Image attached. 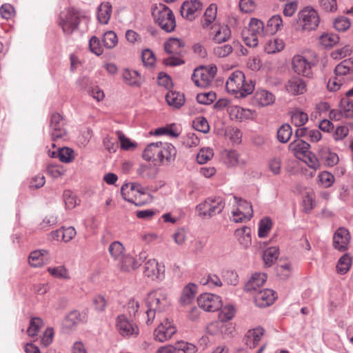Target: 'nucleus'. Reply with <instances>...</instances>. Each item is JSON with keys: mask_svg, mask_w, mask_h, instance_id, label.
Listing matches in <instances>:
<instances>
[{"mask_svg": "<svg viewBox=\"0 0 353 353\" xmlns=\"http://www.w3.org/2000/svg\"><path fill=\"white\" fill-rule=\"evenodd\" d=\"M225 87L228 92L236 94V97H245L253 92L255 82L246 79L241 71L236 70L230 75Z\"/></svg>", "mask_w": 353, "mask_h": 353, "instance_id": "nucleus-1", "label": "nucleus"}, {"mask_svg": "<svg viewBox=\"0 0 353 353\" xmlns=\"http://www.w3.org/2000/svg\"><path fill=\"white\" fill-rule=\"evenodd\" d=\"M152 17L157 24L166 32L174 30L176 21L172 11L165 5L159 3L156 5L152 12Z\"/></svg>", "mask_w": 353, "mask_h": 353, "instance_id": "nucleus-2", "label": "nucleus"}, {"mask_svg": "<svg viewBox=\"0 0 353 353\" xmlns=\"http://www.w3.org/2000/svg\"><path fill=\"white\" fill-rule=\"evenodd\" d=\"M334 77L330 79L327 88L331 92L339 90L345 82V77L353 73V58L342 61L334 68Z\"/></svg>", "mask_w": 353, "mask_h": 353, "instance_id": "nucleus-3", "label": "nucleus"}, {"mask_svg": "<svg viewBox=\"0 0 353 353\" xmlns=\"http://www.w3.org/2000/svg\"><path fill=\"white\" fill-rule=\"evenodd\" d=\"M146 305L148 308L157 310V312L165 311L170 305L167 291L159 288L150 292L146 299Z\"/></svg>", "mask_w": 353, "mask_h": 353, "instance_id": "nucleus-4", "label": "nucleus"}, {"mask_svg": "<svg viewBox=\"0 0 353 353\" xmlns=\"http://www.w3.org/2000/svg\"><path fill=\"white\" fill-rule=\"evenodd\" d=\"M79 23V12L73 8L63 10L59 14V25L65 34L70 35L78 28Z\"/></svg>", "mask_w": 353, "mask_h": 353, "instance_id": "nucleus-5", "label": "nucleus"}, {"mask_svg": "<svg viewBox=\"0 0 353 353\" xmlns=\"http://www.w3.org/2000/svg\"><path fill=\"white\" fill-rule=\"evenodd\" d=\"M225 206L223 199L218 196L208 198L196 206V210L200 216L210 218L222 212Z\"/></svg>", "mask_w": 353, "mask_h": 353, "instance_id": "nucleus-6", "label": "nucleus"}, {"mask_svg": "<svg viewBox=\"0 0 353 353\" xmlns=\"http://www.w3.org/2000/svg\"><path fill=\"white\" fill-rule=\"evenodd\" d=\"M320 21L318 12L311 7L301 10L297 15V23L302 30L311 31L315 30Z\"/></svg>", "mask_w": 353, "mask_h": 353, "instance_id": "nucleus-7", "label": "nucleus"}, {"mask_svg": "<svg viewBox=\"0 0 353 353\" xmlns=\"http://www.w3.org/2000/svg\"><path fill=\"white\" fill-rule=\"evenodd\" d=\"M116 327L119 334L124 337H137L139 334V329L137 324L125 314L117 316Z\"/></svg>", "mask_w": 353, "mask_h": 353, "instance_id": "nucleus-8", "label": "nucleus"}, {"mask_svg": "<svg viewBox=\"0 0 353 353\" xmlns=\"http://www.w3.org/2000/svg\"><path fill=\"white\" fill-rule=\"evenodd\" d=\"M200 308L206 312H215L222 306V301L219 296L211 293L201 294L197 299Z\"/></svg>", "mask_w": 353, "mask_h": 353, "instance_id": "nucleus-9", "label": "nucleus"}, {"mask_svg": "<svg viewBox=\"0 0 353 353\" xmlns=\"http://www.w3.org/2000/svg\"><path fill=\"white\" fill-rule=\"evenodd\" d=\"M50 133L52 140L55 141L66 135L65 122L59 113H53L50 119Z\"/></svg>", "mask_w": 353, "mask_h": 353, "instance_id": "nucleus-10", "label": "nucleus"}, {"mask_svg": "<svg viewBox=\"0 0 353 353\" xmlns=\"http://www.w3.org/2000/svg\"><path fill=\"white\" fill-rule=\"evenodd\" d=\"M292 69L299 75L307 78L312 77V68L313 64L305 57L299 54L294 55L292 59Z\"/></svg>", "mask_w": 353, "mask_h": 353, "instance_id": "nucleus-11", "label": "nucleus"}, {"mask_svg": "<svg viewBox=\"0 0 353 353\" xmlns=\"http://www.w3.org/2000/svg\"><path fill=\"white\" fill-rule=\"evenodd\" d=\"M176 328L172 321L165 319L154 331V338L159 342H165L176 333Z\"/></svg>", "mask_w": 353, "mask_h": 353, "instance_id": "nucleus-12", "label": "nucleus"}, {"mask_svg": "<svg viewBox=\"0 0 353 353\" xmlns=\"http://www.w3.org/2000/svg\"><path fill=\"white\" fill-rule=\"evenodd\" d=\"M165 267L155 259H149L144 265L143 274L148 278L154 280H163L165 276Z\"/></svg>", "mask_w": 353, "mask_h": 353, "instance_id": "nucleus-13", "label": "nucleus"}, {"mask_svg": "<svg viewBox=\"0 0 353 353\" xmlns=\"http://www.w3.org/2000/svg\"><path fill=\"white\" fill-rule=\"evenodd\" d=\"M208 30L212 39L218 43L225 42L231 37V30L228 25L223 23H214Z\"/></svg>", "mask_w": 353, "mask_h": 353, "instance_id": "nucleus-14", "label": "nucleus"}, {"mask_svg": "<svg viewBox=\"0 0 353 353\" xmlns=\"http://www.w3.org/2000/svg\"><path fill=\"white\" fill-rule=\"evenodd\" d=\"M351 236L349 231L345 228H339L333 236V246L341 252L347 249Z\"/></svg>", "mask_w": 353, "mask_h": 353, "instance_id": "nucleus-15", "label": "nucleus"}, {"mask_svg": "<svg viewBox=\"0 0 353 353\" xmlns=\"http://www.w3.org/2000/svg\"><path fill=\"white\" fill-rule=\"evenodd\" d=\"M203 4L199 0H190L183 2L181 7V16L190 21L195 19L197 13L202 9Z\"/></svg>", "mask_w": 353, "mask_h": 353, "instance_id": "nucleus-16", "label": "nucleus"}, {"mask_svg": "<svg viewBox=\"0 0 353 353\" xmlns=\"http://www.w3.org/2000/svg\"><path fill=\"white\" fill-rule=\"evenodd\" d=\"M330 114L337 120L341 119L342 117L353 118V101L347 97L342 98L340 102L339 110H332Z\"/></svg>", "mask_w": 353, "mask_h": 353, "instance_id": "nucleus-17", "label": "nucleus"}, {"mask_svg": "<svg viewBox=\"0 0 353 353\" xmlns=\"http://www.w3.org/2000/svg\"><path fill=\"white\" fill-rule=\"evenodd\" d=\"M275 300L274 292L270 289L259 290L254 293V302L260 307L270 305Z\"/></svg>", "mask_w": 353, "mask_h": 353, "instance_id": "nucleus-18", "label": "nucleus"}, {"mask_svg": "<svg viewBox=\"0 0 353 353\" xmlns=\"http://www.w3.org/2000/svg\"><path fill=\"white\" fill-rule=\"evenodd\" d=\"M285 88L288 93L294 96L303 94L307 90L305 81L297 77L290 79L286 83Z\"/></svg>", "mask_w": 353, "mask_h": 353, "instance_id": "nucleus-19", "label": "nucleus"}, {"mask_svg": "<svg viewBox=\"0 0 353 353\" xmlns=\"http://www.w3.org/2000/svg\"><path fill=\"white\" fill-rule=\"evenodd\" d=\"M217 6L215 3H211L205 10L201 19V26L203 29L208 30L214 23H218L216 21Z\"/></svg>", "mask_w": 353, "mask_h": 353, "instance_id": "nucleus-20", "label": "nucleus"}, {"mask_svg": "<svg viewBox=\"0 0 353 353\" xmlns=\"http://www.w3.org/2000/svg\"><path fill=\"white\" fill-rule=\"evenodd\" d=\"M162 142L151 143L144 150L142 157L146 161H159L160 163Z\"/></svg>", "mask_w": 353, "mask_h": 353, "instance_id": "nucleus-21", "label": "nucleus"}, {"mask_svg": "<svg viewBox=\"0 0 353 353\" xmlns=\"http://www.w3.org/2000/svg\"><path fill=\"white\" fill-rule=\"evenodd\" d=\"M267 279L264 273L256 272L252 274L250 279L245 285V290L253 294L258 292V289L263 285Z\"/></svg>", "mask_w": 353, "mask_h": 353, "instance_id": "nucleus-22", "label": "nucleus"}, {"mask_svg": "<svg viewBox=\"0 0 353 353\" xmlns=\"http://www.w3.org/2000/svg\"><path fill=\"white\" fill-rule=\"evenodd\" d=\"M192 80L197 87L207 88L212 81L204 67H200L194 70Z\"/></svg>", "mask_w": 353, "mask_h": 353, "instance_id": "nucleus-23", "label": "nucleus"}, {"mask_svg": "<svg viewBox=\"0 0 353 353\" xmlns=\"http://www.w3.org/2000/svg\"><path fill=\"white\" fill-rule=\"evenodd\" d=\"M160 163L161 165H169L174 162L176 155V149L170 143H163L161 145Z\"/></svg>", "mask_w": 353, "mask_h": 353, "instance_id": "nucleus-24", "label": "nucleus"}, {"mask_svg": "<svg viewBox=\"0 0 353 353\" xmlns=\"http://www.w3.org/2000/svg\"><path fill=\"white\" fill-rule=\"evenodd\" d=\"M185 43L176 38H170L164 43L165 51L169 54L180 56L183 52Z\"/></svg>", "mask_w": 353, "mask_h": 353, "instance_id": "nucleus-25", "label": "nucleus"}, {"mask_svg": "<svg viewBox=\"0 0 353 353\" xmlns=\"http://www.w3.org/2000/svg\"><path fill=\"white\" fill-rule=\"evenodd\" d=\"M274 101V96L272 93L265 90H257L253 97L252 103L259 106L271 105Z\"/></svg>", "mask_w": 353, "mask_h": 353, "instance_id": "nucleus-26", "label": "nucleus"}, {"mask_svg": "<svg viewBox=\"0 0 353 353\" xmlns=\"http://www.w3.org/2000/svg\"><path fill=\"white\" fill-rule=\"evenodd\" d=\"M263 333L264 330L261 327L248 330L244 338L245 345L251 349L254 348L261 341Z\"/></svg>", "mask_w": 353, "mask_h": 353, "instance_id": "nucleus-27", "label": "nucleus"}, {"mask_svg": "<svg viewBox=\"0 0 353 353\" xmlns=\"http://www.w3.org/2000/svg\"><path fill=\"white\" fill-rule=\"evenodd\" d=\"M309 149L310 144L299 139L294 140L289 145V150L299 159L305 157V154L309 151Z\"/></svg>", "mask_w": 353, "mask_h": 353, "instance_id": "nucleus-28", "label": "nucleus"}, {"mask_svg": "<svg viewBox=\"0 0 353 353\" xmlns=\"http://www.w3.org/2000/svg\"><path fill=\"white\" fill-rule=\"evenodd\" d=\"M76 230L73 227H62L51 232L52 238L54 240H61L64 242L70 241L76 236Z\"/></svg>", "mask_w": 353, "mask_h": 353, "instance_id": "nucleus-29", "label": "nucleus"}, {"mask_svg": "<svg viewBox=\"0 0 353 353\" xmlns=\"http://www.w3.org/2000/svg\"><path fill=\"white\" fill-rule=\"evenodd\" d=\"M48 251L46 250H34L30 252L28 262L33 268H39L43 265L45 261L48 260Z\"/></svg>", "mask_w": 353, "mask_h": 353, "instance_id": "nucleus-30", "label": "nucleus"}, {"mask_svg": "<svg viewBox=\"0 0 353 353\" xmlns=\"http://www.w3.org/2000/svg\"><path fill=\"white\" fill-rule=\"evenodd\" d=\"M117 265L119 269L123 272H130L139 268L137 259L125 254L121 256V259L117 261Z\"/></svg>", "mask_w": 353, "mask_h": 353, "instance_id": "nucleus-31", "label": "nucleus"}, {"mask_svg": "<svg viewBox=\"0 0 353 353\" xmlns=\"http://www.w3.org/2000/svg\"><path fill=\"white\" fill-rule=\"evenodd\" d=\"M197 291L196 285L190 283L183 289L180 297V303L182 305L190 304L194 299Z\"/></svg>", "mask_w": 353, "mask_h": 353, "instance_id": "nucleus-32", "label": "nucleus"}, {"mask_svg": "<svg viewBox=\"0 0 353 353\" xmlns=\"http://www.w3.org/2000/svg\"><path fill=\"white\" fill-rule=\"evenodd\" d=\"M123 78L125 82L130 86L139 87L142 83L141 77L137 70H124Z\"/></svg>", "mask_w": 353, "mask_h": 353, "instance_id": "nucleus-33", "label": "nucleus"}, {"mask_svg": "<svg viewBox=\"0 0 353 353\" xmlns=\"http://www.w3.org/2000/svg\"><path fill=\"white\" fill-rule=\"evenodd\" d=\"M283 26L282 18L280 15L272 16L267 23L265 27V33L267 34H274L280 30Z\"/></svg>", "mask_w": 353, "mask_h": 353, "instance_id": "nucleus-34", "label": "nucleus"}, {"mask_svg": "<svg viewBox=\"0 0 353 353\" xmlns=\"http://www.w3.org/2000/svg\"><path fill=\"white\" fill-rule=\"evenodd\" d=\"M228 111L232 119H236L239 121L248 119L251 115L250 110L244 109L237 105L230 107Z\"/></svg>", "mask_w": 353, "mask_h": 353, "instance_id": "nucleus-35", "label": "nucleus"}, {"mask_svg": "<svg viewBox=\"0 0 353 353\" xmlns=\"http://www.w3.org/2000/svg\"><path fill=\"white\" fill-rule=\"evenodd\" d=\"M165 100L169 105L176 108H181L185 103L184 95L175 91H170L165 96Z\"/></svg>", "mask_w": 353, "mask_h": 353, "instance_id": "nucleus-36", "label": "nucleus"}, {"mask_svg": "<svg viewBox=\"0 0 353 353\" xmlns=\"http://www.w3.org/2000/svg\"><path fill=\"white\" fill-rule=\"evenodd\" d=\"M248 33L257 37L263 36L266 34L263 22L259 19L252 18L249 23Z\"/></svg>", "mask_w": 353, "mask_h": 353, "instance_id": "nucleus-37", "label": "nucleus"}, {"mask_svg": "<svg viewBox=\"0 0 353 353\" xmlns=\"http://www.w3.org/2000/svg\"><path fill=\"white\" fill-rule=\"evenodd\" d=\"M112 14V6L109 3H102L97 10V19L101 23L107 24Z\"/></svg>", "mask_w": 353, "mask_h": 353, "instance_id": "nucleus-38", "label": "nucleus"}, {"mask_svg": "<svg viewBox=\"0 0 353 353\" xmlns=\"http://www.w3.org/2000/svg\"><path fill=\"white\" fill-rule=\"evenodd\" d=\"M317 179L319 185L324 188L331 187L335 180L334 175L327 171L320 172L318 174Z\"/></svg>", "mask_w": 353, "mask_h": 353, "instance_id": "nucleus-39", "label": "nucleus"}, {"mask_svg": "<svg viewBox=\"0 0 353 353\" xmlns=\"http://www.w3.org/2000/svg\"><path fill=\"white\" fill-rule=\"evenodd\" d=\"M124 250L125 248L123 244L117 241L112 242L108 248L111 256L117 261L121 259V256L124 254Z\"/></svg>", "mask_w": 353, "mask_h": 353, "instance_id": "nucleus-40", "label": "nucleus"}, {"mask_svg": "<svg viewBox=\"0 0 353 353\" xmlns=\"http://www.w3.org/2000/svg\"><path fill=\"white\" fill-rule=\"evenodd\" d=\"M279 254V248L271 247L265 250L263 254V261L266 266H271L277 259Z\"/></svg>", "mask_w": 353, "mask_h": 353, "instance_id": "nucleus-41", "label": "nucleus"}, {"mask_svg": "<svg viewBox=\"0 0 353 353\" xmlns=\"http://www.w3.org/2000/svg\"><path fill=\"white\" fill-rule=\"evenodd\" d=\"M292 134V128L288 123L283 124L277 130V139L281 143H287Z\"/></svg>", "mask_w": 353, "mask_h": 353, "instance_id": "nucleus-42", "label": "nucleus"}, {"mask_svg": "<svg viewBox=\"0 0 353 353\" xmlns=\"http://www.w3.org/2000/svg\"><path fill=\"white\" fill-rule=\"evenodd\" d=\"M233 198L236 204L245 210V212H242L243 217L247 220H250L253 216V210L251 203L236 196Z\"/></svg>", "mask_w": 353, "mask_h": 353, "instance_id": "nucleus-43", "label": "nucleus"}, {"mask_svg": "<svg viewBox=\"0 0 353 353\" xmlns=\"http://www.w3.org/2000/svg\"><path fill=\"white\" fill-rule=\"evenodd\" d=\"M48 272L50 273V275L57 279H70L68 271L63 265H60L57 267H49L48 268Z\"/></svg>", "mask_w": 353, "mask_h": 353, "instance_id": "nucleus-44", "label": "nucleus"}, {"mask_svg": "<svg viewBox=\"0 0 353 353\" xmlns=\"http://www.w3.org/2000/svg\"><path fill=\"white\" fill-rule=\"evenodd\" d=\"M321 153L322 159L328 166H334L338 163L339 159L336 153L330 151L327 148L323 149Z\"/></svg>", "mask_w": 353, "mask_h": 353, "instance_id": "nucleus-45", "label": "nucleus"}, {"mask_svg": "<svg viewBox=\"0 0 353 353\" xmlns=\"http://www.w3.org/2000/svg\"><path fill=\"white\" fill-rule=\"evenodd\" d=\"M285 44L282 39H274L270 41L265 46V50L268 54L280 52L284 48Z\"/></svg>", "mask_w": 353, "mask_h": 353, "instance_id": "nucleus-46", "label": "nucleus"}, {"mask_svg": "<svg viewBox=\"0 0 353 353\" xmlns=\"http://www.w3.org/2000/svg\"><path fill=\"white\" fill-rule=\"evenodd\" d=\"M137 173L143 178H154L158 173V169L151 165H141L138 168Z\"/></svg>", "mask_w": 353, "mask_h": 353, "instance_id": "nucleus-47", "label": "nucleus"}, {"mask_svg": "<svg viewBox=\"0 0 353 353\" xmlns=\"http://www.w3.org/2000/svg\"><path fill=\"white\" fill-rule=\"evenodd\" d=\"M272 221L270 218L265 217L262 219L259 224V236L261 238L267 236L268 232L270 231L272 228Z\"/></svg>", "mask_w": 353, "mask_h": 353, "instance_id": "nucleus-48", "label": "nucleus"}, {"mask_svg": "<svg viewBox=\"0 0 353 353\" xmlns=\"http://www.w3.org/2000/svg\"><path fill=\"white\" fill-rule=\"evenodd\" d=\"M216 94L214 92L212 91L199 93L196 95L197 102L203 105H210L212 103L216 100Z\"/></svg>", "mask_w": 353, "mask_h": 353, "instance_id": "nucleus-49", "label": "nucleus"}, {"mask_svg": "<svg viewBox=\"0 0 353 353\" xmlns=\"http://www.w3.org/2000/svg\"><path fill=\"white\" fill-rule=\"evenodd\" d=\"M201 283L203 285H208L210 288L222 286V281L216 274H208L206 277L201 280Z\"/></svg>", "mask_w": 353, "mask_h": 353, "instance_id": "nucleus-50", "label": "nucleus"}, {"mask_svg": "<svg viewBox=\"0 0 353 353\" xmlns=\"http://www.w3.org/2000/svg\"><path fill=\"white\" fill-rule=\"evenodd\" d=\"M291 119L296 126L303 125L308 120L307 114L300 110H294L292 112Z\"/></svg>", "mask_w": 353, "mask_h": 353, "instance_id": "nucleus-51", "label": "nucleus"}, {"mask_svg": "<svg viewBox=\"0 0 353 353\" xmlns=\"http://www.w3.org/2000/svg\"><path fill=\"white\" fill-rule=\"evenodd\" d=\"M103 45L106 48H113L118 43L117 36L113 31H108L103 34Z\"/></svg>", "mask_w": 353, "mask_h": 353, "instance_id": "nucleus-52", "label": "nucleus"}, {"mask_svg": "<svg viewBox=\"0 0 353 353\" xmlns=\"http://www.w3.org/2000/svg\"><path fill=\"white\" fill-rule=\"evenodd\" d=\"M194 128L203 133H208L210 130V125L207 119L203 117H199L193 121Z\"/></svg>", "mask_w": 353, "mask_h": 353, "instance_id": "nucleus-53", "label": "nucleus"}, {"mask_svg": "<svg viewBox=\"0 0 353 353\" xmlns=\"http://www.w3.org/2000/svg\"><path fill=\"white\" fill-rule=\"evenodd\" d=\"M235 314V309L232 305H227L223 307L219 313V319L221 321H228L231 320Z\"/></svg>", "mask_w": 353, "mask_h": 353, "instance_id": "nucleus-54", "label": "nucleus"}, {"mask_svg": "<svg viewBox=\"0 0 353 353\" xmlns=\"http://www.w3.org/2000/svg\"><path fill=\"white\" fill-rule=\"evenodd\" d=\"M351 265V258L347 254L343 255L339 260L337 264V270L341 274H345L350 269Z\"/></svg>", "mask_w": 353, "mask_h": 353, "instance_id": "nucleus-55", "label": "nucleus"}, {"mask_svg": "<svg viewBox=\"0 0 353 353\" xmlns=\"http://www.w3.org/2000/svg\"><path fill=\"white\" fill-rule=\"evenodd\" d=\"M43 325V321L39 317L32 318L30 323V326L28 328V334L30 336H34L39 332L40 327Z\"/></svg>", "mask_w": 353, "mask_h": 353, "instance_id": "nucleus-56", "label": "nucleus"}, {"mask_svg": "<svg viewBox=\"0 0 353 353\" xmlns=\"http://www.w3.org/2000/svg\"><path fill=\"white\" fill-rule=\"evenodd\" d=\"M214 153L211 148H202L196 156V161L199 164H204L212 159Z\"/></svg>", "mask_w": 353, "mask_h": 353, "instance_id": "nucleus-57", "label": "nucleus"}, {"mask_svg": "<svg viewBox=\"0 0 353 353\" xmlns=\"http://www.w3.org/2000/svg\"><path fill=\"white\" fill-rule=\"evenodd\" d=\"M339 41L338 35L334 34H326L320 38L321 43L325 48H331Z\"/></svg>", "mask_w": 353, "mask_h": 353, "instance_id": "nucleus-58", "label": "nucleus"}, {"mask_svg": "<svg viewBox=\"0 0 353 353\" xmlns=\"http://www.w3.org/2000/svg\"><path fill=\"white\" fill-rule=\"evenodd\" d=\"M233 48L230 44H224L216 46L213 50L214 54L219 58L228 57L232 53Z\"/></svg>", "mask_w": 353, "mask_h": 353, "instance_id": "nucleus-59", "label": "nucleus"}, {"mask_svg": "<svg viewBox=\"0 0 353 353\" xmlns=\"http://www.w3.org/2000/svg\"><path fill=\"white\" fill-rule=\"evenodd\" d=\"M141 59H142L143 65L145 67H149V68L152 67L156 61L154 54L150 49H145V50H143L142 54H141Z\"/></svg>", "mask_w": 353, "mask_h": 353, "instance_id": "nucleus-60", "label": "nucleus"}, {"mask_svg": "<svg viewBox=\"0 0 353 353\" xmlns=\"http://www.w3.org/2000/svg\"><path fill=\"white\" fill-rule=\"evenodd\" d=\"M85 315L86 314L85 313L82 318V314L79 311L73 310L66 316L65 321L68 323L69 326H72L83 321Z\"/></svg>", "mask_w": 353, "mask_h": 353, "instance_id": "nucleus-61", "label": "nucleus"}, {"mask_svg": "<svg viewBox=\"0 0 353 353\" xmlns=\"http://www.w3.org/2000/svg\"><path fill=\"white\" fill-rule=\"evenodd\" d=\"M300 159L303 161L310 168L314 170L318 169L320 166L318 159L316 157L315 154L310 150L305 154V157Z\"/></svg>", "mask_w": 353, "mask_h": 353, "instance_id": "nucleus-62", "label": "nucleus"}, {"mask_svg": "<svg viewBox=\"0 0 353 353\" xmlns=\"http://www.w3.org/2000/svg\"><path fill=\"white\" fill-rule=\"evenodd\" d=\"M66 208L73 209L77 204V199L70 190H65L63 194Z\"/></svg>", "mask_w": 353, "mask_h": 353, "instance_id": "nucleus-63", "label": "nucleus"}, {"mask_svg": "<svg viewBox=\"0 0 353 353\" xmlns=\"http://www.w3.org/2000/svg\"><path fill=\"white\" fill-rule=\"evenodd\" d=\"M73 150L69 148H59L57 157L61 162L69 163L73 159Z\"/></svg>", "mask_w": 353, "mask_h": 353, "instance_id": "nucleus-64", "label": "nucleus"}]
</instances>
